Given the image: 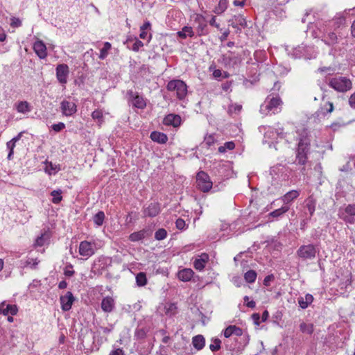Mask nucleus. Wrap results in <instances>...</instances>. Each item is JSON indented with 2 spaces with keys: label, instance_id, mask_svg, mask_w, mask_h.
<instances>
[{
  "label": "nucleus",
  "instance_id": "nucleus-58",
  "mask_svg": "<svg viewBox=\"0 0 355 355\" xmlns=\"http://www.w3.org/2000/svg\"><path fill=\"white\" fill-rule=\"evenodd\" d=\"M349 104L351 107L355 109V92L350 96L349 98Z\"/></svg>",
  "mask_w": 355,
  "mask_h": 355
},
{
  "label": "nucleus",
  "instance_id": "nucleus-52",
  "mask_svg": "<svg viewBox=\"0 0 355 355\" xmlns=\"http://www.w3.org/2000/svg\"><path fill=\"white\" fill-rule=\"evenodd\" d=\"M204 141L207 146H211L214 143L215 139L214 136L210 135L205 136Z\"/></svg>",
  "mask_w": 355,
  "mask_h": 355
},
{
  "label": "nucleus",
  "instance_id": "nucleus-37",
  "mask_svg": "<svg viewBox=\"0 0 355 355\" xmlns=\"http://www.w3.org/2000/svg\"><path fill=\"white\" fill-rule=\"evenodd\" d=\"M289 209V207L288 205H284L281 208L275 209V211L270 213V216L272 217H279L287 212Z\"/></svg>",
  "mask_w": 355,
  "mask_h": 355
},
{
  "label": "nucleus",
  "instance_id": "nucleus-34",
  "mask_svg": "<svg viewBox=\"0 0 355 355\" xmlns=\"http://www.w3.org/2000/svg\"><path fill=\"white\" fill-rule=\"evenodd\" d=\"M104 219H105V214L102 211H99L93 217L94 223L98 226H101L103 225Z\"/></svg>",
  "mask_w": 355,
  "mask_h": 355
},
{
  "label": "nucleus",
  "instance_id": "nucleus-27",
  "mask_svg": "<svg viewBox=\"0 0 355 355\" xmlns=\"http://www.w3.org/2000/svg\"><path fill=\"white\" fill-rule=\"evenodd\" d=\"M16 110L19 113L26 114L31 111V106L27 101H20L15 105Z\"/></svg>",
  "mask_w": 355,
  "mask_h": 355
},
{
  "label": "nucleus",
  "instance_id": "nucleus-46",
  "mask_svg": "<svg viewBox=\"0 0 355 355\" xmlns=\"http://www.w3.org/2000/svg\"><path fill=\"white\" fill-rule=\"evenodd\" d=\"M143 46H144V43L141 40L136 38L132 44L131 49L135 52H137V51H139V49L141 47H142Z\"/></svg>",
  "mask_w": 355,
  "mask_h": 355
},
{
  "label": "nucleus",
  "instance_id": "nucleus-55",
  "mask_svg": "<svg viewBox=\"0 0 355 355\" xmlns=\"http://www.w3.org/2000/svg\"><path fill=\"white\" fill-rule=\"evenodd\" d=\"M68 268H72V266H67L64 270V274L67 277H72L74 275V270H69Z\"/></svg>",
  "mask_w": 355,
  "mask_h": 355
},
{
  "label": "nucleus",
  "instance_id": "nucleus-22",
  "mask_svg": "<svg viewBox=\"0 0 355 355\" xmlns=\"http://www.w3.org/2000/svg\"><path fill=\"white\" fill-rule=\"evenodd\" d=\"M193 274L194 272L191 269L184 268L178 272V277L182 282H189L193 277Z\"/></svg>",
  "mask_w": 355,
  "mask_h": 355
},
{
  "label": "nucleus",
  "instance_id": "nucleus-1",
  "mask_svg": "<svg viewBox=\"0 0 355 355\" xmlns=\"http://www.w3.org/2000/svg\"><path fill=\"white\" fill-rule=\"evenodd\" d=\"M310 153V139L308 137H302L300 138L296 159L300 164H304L307 159L308 155Z\"/></svg>",
  "mask_w": 355,
  "mask_h": 355
},
{
  "label": "nucleus",
  "instance_id": "nucleus-47",
  "mask_svg": "<svg viewBox=\"0 0 355 355\" xmlns=\"http://www.w3.org/2000/svg\"><path fill=\"white\" fill-rule=\"evenodd\" d=\"M345 211L349 216H355V205H348L345 209Z\"/></svg>",
  "mask_w": 355,
  "mask_h": 355
},
{
  "label": "nucleus",
  "instance_id": "nucleus-39",
  "mask_svg": "<svg viewBox=\"0 0 355 355\" xmlns=\"http://www.w3.org/2000/svg\"><path fill=\"white\" fill-rule=\"evenodd\" d=\"M39 263L40 260L37 259L28 257L25 261L24 267H30L31 269H36Z\"/></svg>",
  "mask_w": 355,
  "mask_h": 355
},
{
  "label": "nucleus",
  "instance_id": "nucleus-43",
  "mask_svg": "<svg viewBox=\"0 0 355 355\" xmlns=\"http://www.w3.org/2000/svg\"><path fill=\"white\" fill-rule=\"evenodd\" d=\"M15 145L16 144L13 142L12 140L8 141L6 144V147L9 150V153L7 157L8 160H11L12 159Z\"/></svg>",
  "mask_w": 355,
  "mask_h": 355
},
{
  "label": "nucleus",
  "instance_id": "nucleus-38",
  "mask_svg": "<svg viewBox=\"0 0 355 355\" xmlns=\"http://www.w3.org/2000/svg\"><path fill=\"white\" fill-rule=\"evenodd\" d=\"M212 343L209 345L211 352H216L221 348V340L217 338H211Z\"/></svg>",
  "mask_w": 355,
  "mask_h": 355
},
{
  "label": "nucleus",
  "instance_id": "nucleus-54",
  "mask_svg": "<svg viewBox=\"0 0 355 355\" xmlns=\"http://www.w3.org/2000/svg\"><path fill=\"white\" fill-rule=\"evenodd\" d=\"M318 71L319 72H328L329 74H331L334 73V69L331 67H320L318 69Z\"/></svg>",
  "mask_w": 355,
  "mask_h": 355
},
{
  "label": "nucleus",
  "instance_id": "nucleus-25",
  "mask_svg": "<svg viewBox=\"0 0 355 355\" xmlns=\"http://www.w3.org/2000/svg\"><path fill=\"white\" fill-rule=\"evenodd\" d=\"M223 60L225 64H235L239 58L234 56V53L232 51H228L226 54L223 55Z\"/></svg>",
  "mask_w": 355,
  "mask_h": 355
},
{
  "label": "nucleus",
  "instance_id": "nucleus-64",
  "mask_svg": "<svg viewBox=\"0 0 355 355\" xmlns=\"http://www.w3.org/2000/svg\"><path fill=\"white\" fill-rule=\"evenodd\" d=\"M269 316V313L267 310H265L261 315V322H265L267 320Z\"/></svg>",
  "mask_w": 355,
  "mask_h": 355
},
{
  "label": "nucleus",
  "instance_id": "nucleus-29",
  "mask_svg": "<svg viewBox=\"0 0 355 355\" xmlns=\"http://www.w3.org/2000/svg\"><path fill=\"white\" fill-rule=\"evenodd\" d=\"M112 48V44L108 42H104L103 44V47L101 49L100 51V54L98 55V58L100 60H105L108 54H109V51H110Z\"/></svg>",
  "mask_w": 355,
  "mask_h": 355
},
{
  "label": "nucleus",
  "instance_id": "nucleus-4",
  "mask_svg": "<svg viewBox=\"0 0 355 355\" xmlns=\"http://www.w3.org/2000/svg\"><path fill=\"white\" fill-rule=\"evenodd\" d=\"M166 88L170 92H175L176 97L180 100L184 99L187 94V86L181 80L175 79L169 81Z\"/></svg>",
  "mask_w": 355,
  "mask_h": 355
},
{
  "label": "nucleus",
  "instance_id": "nucleus-44",
  "mask_svg": "<svg viewBox=\"0 0 355 355\" xmlns=\"http://www.w3.org/2000/svg\"><path fill=\"white\" fill-rule=\"evenodd\" d=\"M311 300V295L306 294L305 300L301 297L298 299V304L302 309H306L308 306L309 301Z\"/></svg>",
  "mask_w": 355,
  "mask_h": 355
},
{
  "label": "nucleus",
  "instance_id": "nucleus-13",
  "mask_svg": "<svg viewBox=\"0 0 355 355\" xmlns=\"http://www.w3.org/2000/svg\"><path fill=\"white\" fill-rule=\"evenodd\" d=\"M60 108L62 114L67 116L73 115L77 110L74 103L65 100L62 101Z\"/></svg>",
  "mask_w": 355,
  "mask_h": 355
},
{
  "label": "nucleus",
  "instance_id": "nucleus-32",
  "mask_svg": "<svg viewBox=\"0 0 355 355\" xmlns=\"http://www.w3.org/2000/svg\"><path fill=\"white\" fill-rule=\"evenodd\" d=\"M51 196L53 197L51 201L53 204H59L62 200V191L60 189L53 190L51 191Z\"/></svg>",
  "mask_w": 355,
  "mask_h": 355
},
{
  "label": "nucleus",
  "instance_id": "nucleus-6",
  "mask_svg": "<svg viewBox=\"0 0 355 355\" xmlns=\"http://www.w3.org/2000/svg\"><path fill=\"white\" fill-rule=\"evenodd\" d=\"M55 72L58 81L63 85H65L67 83L69 74V68L68 65L66 64H58L55 69Z\"/></svg>",
  "mask_w": 355,
  "mask_h": 355
},
{
  "label": "nucleus",
  "instance_id": "nucleus-9",
  "mask_svg": "<svg viewBox=\"0 0 355 355\" xmlns=\"http://www.w3.org/2000/svg\"><path fill=\"white\" fill-rule=\"evenodd\" d=\"M309 51L310 46L309 45H304V44H302L293 50L291 55L294 58H304L305 59H309L308 55Z\"/></svg>",
  "mask_w": 355,
  "mask_h": 355
},
{
  "label": "nucleus",
  "instance_id": "nucleus-49",
  "mask_svg": "<svg viewBox=\"0 0 355 355\" xmlns=\"http://www.w3.org/2000/svg\"><path fill=\"white\" fill-rule=\"evenodd\" d=\"M10 26L14 28H18L21 26V21L17 17H12L10 19Z\"/></svg>",
  "mask_w": 355,
  "mask_h": 355
},
{
  "label": "nucleus",
  "instance_id": "nucleus-19",
  "mask_svg": "<svg viewBox=\"0 0 355 355\" xmlns=\"http://www.w3.org/2000/svg\"><path fill=\"white\" fill-rule=\"evenodd\" d=\"M209 259V256L207 254L203 253L201 255L198 256V258H196L193 262V266L194 268L199 271L202 270L205 267V264L207 262Z\"/></svg>",
  "mask_w": 355,
  "mask_h": 355
},
{
  "label": "nucleus",
  "instance_id": "nucleus-26",
  "mask_svg": "<svg viewBox=\"0 0 355 355\" xmlns=\"http://www.w3.org/2000/svg\"><path fill=\"white\" fill-rule=\"evenodd\" d=\"M299 196V193L296 190H292L288 192H287L283 197L282 200L284 203L286 205V204H288L291 201H293L294 199L297 198Z\"/></svg>",
  "mask_w": 355,
  "mask_h": 355
},
{
  "label": "nucleus",
  "instance_id": "nucleus-20",
  "mask_svg": "<svg viewBox=\"0 0 355 355\" xmlns=\"http://www.w3.org/2000/svg\"><path fill=\"white\" fill-rule=\"evenodd\" d=\"M243 334V330L235 325H230L224 330V336L230 338L232 335L241 336Z\"/></svg>",
  "mask_w": 355,
  "mask_h": 355
},
{
  "label": "nucleus",
  "instance_id": "nucleus-7",
  "mask_svg": "<svg viewBox=\"0 0 355 355\" xmlns=\"http://www.w3.org/2000/svg\"><path fill=\"white\" fill-rule=\"evenodd\" d=\"M127 95L134 107L139 109H144L146 107V103L144 98L139 96L137 92H134L132 90H128L127 92Z\"/></svg>",
  "mask_w": 355,
  "mask_h": 355
},
{
  "label": "nucleus",
  "instance_id": "nucleus-35",
  "mask_svg": "<svg viewBox=\"0 0 355 355\" xmlns=\"http://www.w3.org/2000/svg\"><path fill=\"white\" fill-rule=\"evenodd\" d=\"M227 0H219L218 6L215 8L214 12L220 15L223 13L227 9Z\"/></svg>",
  "mask_w": 355,
  "mask_h": 355
},
{
  "label": "nucleus",
  "instance_id": "nucleus-57",
  "mask_svg": "<svg viewBox=\"0 0 355 355\" xmlns=\"http://www.w3.org/2000/svg\"><path fill=\"white\" fill-rule=\"evenodd\" d=\"M207 27V24L205 23H200L198 26V33L199 35H204L205 34V29Z\"/></svg>",
  "mask_w": 355,
  "mask_h": 355
},
{
  "label": "nucleus",
  "instance_id": "nucleus-5",
  "mask_svg": "<svg viewBox=\"0 0 355 355\" xmlns=\"http://www.w3.org/2000/svg\"><path fill=\"white\" fill-rule=\"evenodd\" d=\"M196 184L198 189L204 193L208 192L213 185L209 175L202 171L196 175Z\"/></svg>",
  "mask_w": 355,
  "mask_h": 355
},
{
  "label": "nucleus",
  "instance_id": "nucleus-61",
  "mask_svg": "<svg viewBox=\"0 0 355 355\" xmlns=\"http://www.w3.org/2000/svg\"><path fill=\"white\" fill-rule=\"evenodd\" d=\"M151 27V24L149 21H146L144 23V24L140 27V30L146 31L150 29Z\"/></svg>",
  "mask_w": 355,
  "mask_h": 355
},
{
  "label": "nucleus",
  "instance_id": "nucleus-16",
  "mask_svg": "<svg viewBox=\"0 0 355 355\" xmlns=\"http://www.w3.org/2000/svg\"><path fill=\"white\" fill-rule=\"evenodd\" d=\"M101 306L104 312L111 313L115 308L114 300L110 296L105 297L102 300Z\"/></svg>",
  "mask_w": 355,
  "mask_h": 355
},
{
  "label": "nucleus",
  "instance_id": "nucleus-3",
  "mask_svg": "<svg viewBox=\"0 0 355 355\" xmlns=\"http://www.w3.org/2000/svg\"><path fill=\"white\" fill-rule=\"evenodd\" d=\"M282 102L279 97H268L260 107V112L262 114L277 113L280 110Z\"/></svg>",
  "mask_w": 355,
  "mask_h": 355
},
{
  "label": "nucleus",
  "instance_id": "nucleus-28",
  "mask_svg": "<svg viewBox=\"0 0 355 355\" xmlns=\"http://www.w3.org/2000/svg\"><path fill=\"white\" fill-rule=\"evenodd\" d=\"M177 34L178 37L182 39H185L187 37H192L194 35V33L191 26H184Z\"/></svg>",
  "mask_w": 355,
  "mask_h": 355
},
{
  "label": "nucleus",
  "instance_id": "nucleus-63",
  "mask_svg": "<svg viewBox=\"0 0 355 355\" xmlns=\"http://www.w3.org/2000/svg\"><path fill=\"white\" fill-rule=\"evenodd\" d=\"M216 17L215 16H213L211 19V20L209 21V24L212 26H215L216 28H219L220 25L219 24L216 23Z\"/></svg>",
  "mask_w": 355,
  "mask_h": 355
},
{
  "label": "nucleus",
  "instance_id": "nucleus-36",
  "mask_svg": "<svg viewBox=\"0 0 355 355\" xmlns=\"http://www.w3.org/2000/svg\"><path fill=\"white\" fill-rule=\"evenodd\" d=\"M244 278L247 282L253 283L256 280L257 272L253 270H250L245 273Z\"/></svg>",
  "mask_w": 355,
  "mask_h": 355
},
{
  "label": "nucleus",
  "instance_id": "nucleus-14",
  "mask_svg": "<svg viewBox=\"0 0 355 355\" xmlns=\"http://www.w3.org/2000/svg\"><path fill=\"white\" fill-rule=\"evenodd\" d=\"M33 49L37 55L40 59H44L47 56V51H46V47L44 43L41 41L38 40L36 41L33 44Z\"/></svg>",
  "mask_w": 355,
  "mask_h": 355
},
{
  "label": "nucleus",
  "instance_id": "nucleus-21",
  "mask_svg": "<svg viewBox=\"0 0 355 355\" xmlns=\"http://www.w3.org/2000/svg\"><path fill=\"white\" fill-rule=\"evenodd\" d=\"M150 139L158 144H164L168 141V137L166 134L157 131H153L150 134Z\"/></svg>",
  "mask_w": 355,
  "mask_h": 355
},
{
  "label": "nucleus",
  "instance_id": "nucleus-18",
  "mask_svg": "<svg viewBox=\"0 0 355 355\" xmlns=\"http://www.w3.org/2000/svg\"><path fill=\"white\" fill-rule=\"evenodd\" d=\"M164 123L166 125L178 127L181 123V117L178 114H169L164 117Z\"/></svg>",
  "mask_w": 355,
  "mask_h": 355
},
{
  "label": "nucleus",
  "instance_id": "nucleus-11",
  "mask_svg": "<svg viewBox=\"0 0 355 355\" xmlns=\"http://www.w3.org/2000/svg\"><path fill=\"white\" fill-rule=\"evenodd\" d=\"M94 253V250L93 248L92 244L90 242L87 241L80 242L79 245V254L81 256L88 258L93 255Z\"/></svg>",
  "mask_w": 355,
  "mask_h": 355
},
{
  "label": "nucleus",
  "instance_id": "nucleus-42",
  "mask_svg": "<svg viewBox=\"0 0 355 355\" xmlns=\"http://www.w3.org/2000/svg\"><path fill=\"white\" fill-rule=\"evenodd\" d=\"M276 136H280L281 137H283V132H279L278 130H276L275 131L273 130H268L267 132H266L265 135H264V138H272V139H275L276 138Z\"/></svg>",
  "mask_w": 355,
  "mask_h": 355
},
{
  "label": "nucleus",
  "instance_id": "nucleus-62",
  "mask_svg": "<svg viewBox=\"0 0 355 355\" xmlns=\"http://www.w3.org/2000/svg\"><path fill=\"white\" fill-rule=\"evenodd\" d=\"M329 40H331V42L332 44H334L336 42V40H337V35L336 33H330L329 34Z\"/></svg>",
  "mask_w": 355,
  "mask_h": 355
},
{
  "label": "nucleus",
  "instance_id": "nucleus-53",
  "mask_svg": "<svg viewBox=\"0 0 355 355\" xmlns=\"http://www.w3.org/2000/svg\"><path fill=\"white\" fill-rule=\"evenodd\" d=\"M252 319L254 323V324L256 325H259L260 324V315L257 313H253L252 315Z\"/></svg>",
  "mask_w": 355,
  "mask_h": 355
},
{
  "label": "nucleus",
  "instance_id": "nucleus-17",
  "mask_svg": "<svg viewBox=\"0 0 355 355\" xmlns=\"http://www.w3.org/2000/svg\"><path fill=\"white\" fill-rule=\"evenodd\" d=\"M151 234V232L147 229H143L140 231L133 232L130 234L129 240L132 242H137L141 241L146 237H148Z\"/></svg>",
  "mask_w": 355,
  "mask_h": 355
},
{
  "label": "nucleus",
  "instance_id": "nucleus-24",
  "mask_svg": "<svg viewBox=\"0 0 355 355\" xmlns=\"http://www.w3.org/2000/svg\"><path fill=\"white\" fill-rule=\"evenodd\" d=\"M192 344L197 350H201L205 345V339L202 335H197L193 337Z\"/></svg>",
  "mask_w": 355,
  "mask_h": 355
},
{
  "label": "nucleus",
  "instance_id": "nucleus-50",
  "mask_svg": "<svg viewBox=\"0 0 355 355\" xmlns=\"http://www.w3.org/2000/svg\"><path fill=\"white\" fill-rule=\"evenodd\" d=\"M51 128L55 132H58L65 128V124L62 122H59L56 124L52 125Z\"/></svg>",
  "mask_w": 355,
  "mask_h": 355
},
{
  "label": "nucleus",
  "instance_id": "nucleus-60",
  "mask_svg": "<svg viewBox=\"0 0 355 355\" xmlns=\"http://www.w3.org/2000/svg\"><path fill=\"white\" fill-rule=\"evenodd\" d=\"M110 355H124V352L122 349L118 348L110 352Z\"/></svg>",
  "mask_w": 355,
  "mask_h": 355
},
{
  "label": "nucleus",
  "instance_id": "nucleus-40",
  "mask_svg": "<svg viewBox=\"0 0 355 355\" xmlns=\"http://www.w3.org/2000/svg\"><path fill=\"white\" fill-rule=\"evenodd\" d=\"M148 330L144 327H137L135 332V337L137 340L144 339L146 336Z\"/></svg>",
  "mask_w": 355,
  "mask_h": 355
},
{
  "label": "nucleus",
  "instance_id": "nucleus-41",
  "mask_svg": "<svg viewBox=\"0 0 355 355\" xmlns=\"http://www.w3.org/2000/svg\"><path fill=\"white\" fill-rule=\"evenodd\" d=\"M167 236V231L164 228L158 229L155 233V239L157 241H162Z\"/></svg>",
  "mask_w": 355,
  "mask_h": 355
},
{
  "label": "nucleus",
  "instance_id": "nucleus-10",
  "mask_svg": "<svg viewBox=\"0 0 355 355\" xmlns=\"http://www.w3.org/2000/svg\"><path fill=\"white\" fill-rule=\"evenodd\" d=\"M60 300L62 309L64 311H67L71 309L74 297L71 292L68 291L66 295L60 297Z\"/></svg>",
  "mask_w": 355,
  "mask_h": 355
},
{
  "label": "nucleus",
  "instance_id": "nucleus-30",
  "mask_svg": "<svg viewBox=\"0 0 355 355\" xmlns=\"http://www.w3.org/2000/svg\"><path fill=\"white\" fill-rule=\"evenodd\" d=\"M298 255L302 258L311 257V245H303L297 251Z\"/></svg>",
  "mask_w": 355,
  "mask_h": 355
},
{
  "label": "nucleus",
  "instance_id": "nucleus-2",
  "mask_svg": "<svg viewBox=\"0 0 355 355\" xmlns=\"http://www.w3.org/2000/svg\"><path fill=\"white\" fill-rule=\"evenodd\" d=\"M329 86L338 92H346L352 89V83L349 78L343 76L332 78Z\"/></svg>",
  "mask_w": 355,
  "mask_h": 355
},
{
  "label": "nucleus",
  "instance_id": "nucleus-8",
  "mask_svg": "<svg viewBox=\"0 0 355 355\" xmlns=\"http://www.w3.org/2000/svg\"><path fill=\"white\" fill-rule=\"evenodd\" d=\"M161 211V207L159 202H150L148 206H144L143 214L146 217H155Z\"/></svg>",
  "mask_w": 355,
  "mask_h": 355
},
{
  "label": "nucleus",
  "instance_id": "nucleus-31",
  "mask_svg": "<svg viewBox=\"0 0 355 355\" xmlns=\"http://www.w3.org/2000/svg\"><path fill=\"white\" fill-rule=\"evenodd\" d=\"M18 309L15 304H7L5 309H3L2 313L4 315H7L10 314L11 315H15L17 313Z\"/></svg>",
  "mask_w": 355,
  "mask_h": 355
},
{
  "label": "nucleus",
  "instance_id": "nucleus-51",
  "mask_svg": "<svg viewBox=\"0 0 355 355\" xmlns=\"http://www.w3.org/2000/svg\"><path fill=\"white\" fill-rule=\"evenodd\" d=\"M300 330L302 333H306V334H311V329L309 327V325L307 324H306L305 322H302L300 324Z\"/></svg>",
  "mask_w": 355,
  "mask_h": 355
},
{
  "label": "nucleus",
  "instance_id": "nucleus-56",
  "mask_svg": "<svg viewBox=\"0 0 355 355\" xmlns=\"http://www.w3.org/2000/svg\"><path fill=\"white\" fill-rule=\"evenodd\" d=\"M274 279V276L272 275L266 276L263 279V284L266 286H269L270 282Z\"/></svg>",
  "mask_w": 355,
  "mask_h": 355
},
{
  "label": "nucleus",
  "instance_id": "nucleus-12",
  "mask_svg": "<svg viewBox=\"0 0 355 355\" xmlns=\"http://www.w3.org/2000/svg\"><path fill=\"white\" fill-rule=\"evenodd\" d=\"M334 110V105L332 103L327 101L324 105L320 107L314 114V117L320 119L324 117L327 114L332 112Z\"/></svg>",
  "mask_w": 355,
  "mask_h": 355
},
{
  "label": "nucleus",
  "instance_id": "nucleus-45",
  "mask_svg": "<svg viewBox=\"0 0 355 355\" xmlns=\"http://www.w3.org/2000/svg\"><path fill=\"white\" fill-rule=\"evenodd\" d=\"M92 117L94 119L98 120V121L102 122L103 121V112L101 110H95L92 113Z\"/></svg>",
  "mask_w": 355,
  "mask_h": 355
},
{
  "label": "nucleus",
  "instance_id": "nucleus-59",
  "mask_svg": "<svg viewBox=\"0 0 355 355\" xmlns=\"http://www.w3.org/2000/svg\"><path fill=\"white\" fill-rule=\"evenodd\" d=\"M226 150H233L235 148V144L233 141H227L224 144Z\"/></svg>",
  "mask_w": 355,
  "mask_h": 355
},
{
  "label": "nucleus",
  "instance_id": "nucleus-15",
  "mask_svg": "<svg viewBox=\"0 0 355 355\" xmlns=\"http://www.w3.org/2000/svg\"><path fill=\"white\" fill-rule=\"evenodd\" d=\"M228 22L230 26H232L233 28H238L239 30H241V28H239V26L243 28L247 26L246 20L241 15H234L231 19L229 20Z\"/></svg>",
  "mask_w": 355,
  "mask_h": 355
},
{
  "label": "nucleus",
  "instance_id": "nucleus-48",
  "mask_svg": "<svg viewBox=\"0 0 355 355\" xmlns=\"http://www.w3.org/2000/svg\"><path fill=\"white\" fill-rule=\"evenodd\" d=\"M175 227L180 230H184L186 228V223L182 218H178L175 221Z\"/></svg>",
  "mask_w": 355,
  "mask_h": 355
},
{
  "label": "nucleus",
  "instance_id": "nucleus-23",
  "mask_svg": "<svg viewBox=\"0 0 355 355\" xmlns=\"http://www.w3.org/2000/svg\"><path fill=\"white\" fill-rule=\"evenodd\" d=\"M352 281L349 278H346L344 282L339 284L337 291L343 296H347L348 289L351 288Z\"/></svg>",
  "mask_w": 355,
  "mask_h": 355
},
{
  "label": "nucleus",
  "instance_id": "nucleus-33",
  "mask_svg": "<svg viewBox=\"0 0 355 355\" xmlns=\"http://www.w3.org/2000/svg\"><path fill=\"white\" fill-rule=\"evenodd\" d=\"M137 286H144L147 284V278L145 272H140L136 276Z\"/></svg>",
  "mask_w": 355,
  "mask_h": 355
}]
</instances>
